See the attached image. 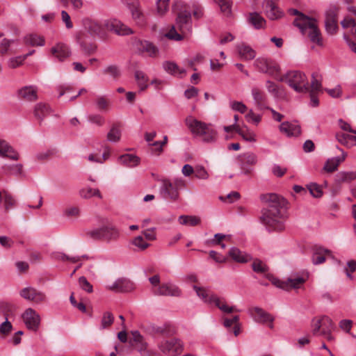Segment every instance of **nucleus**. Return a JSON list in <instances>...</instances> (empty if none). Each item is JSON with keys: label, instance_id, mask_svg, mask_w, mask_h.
I'll use <instances>...</instances> for the list:
<instances>
[{"label": "nucleus", "instance_id": "052dcab7", "mask_svg": "<svg viewBox=\"0 0 356 356\" xmlns=\"http://www.w3.org/2000/svg\"><path fill=\"white\" fill-rule=\"evenodd\" d=\"M310 194L314 197H320L323 195V191L320 186L315 183H312L307 186Z\"/></svg>", "mask_w": 356, "mask_h": 356}, {"label": "nucleus", "instance_id": "864d4df0", "mask_svg": "<svg viewBox=\"0 0 356 356\" xmlns=\"http://www.w3.org/2000/svg\"><path fill=\"white\" fill-rule=\"evenodd\" d=\"M234 123L229 126H224L223 130L227 134L225 138L226 140H229L232 138V136H229V134H232L234 132L237 133V130L239 128V124H237V121L238 120V117L237 115H235L234 117Z\"/></svg>", "mask_w": 356, "mask_h": 356}, {"label": "nucleus", "instance_id": "58836bf2", "mask_svg": "<svg viewBox=\"0 0 356 356\" xmlns=\"http://www.w3.org/2000/svg\"><path fill=\"white\" fill-rule=\"evenodd\" d=\"M22 168L23 166L20 163L5 165L3 167V171L6 174L15 177H20L24 175Z\"/></svg>", "mask_w": 356, "mask_h": 356}, {"label": "nucleus", "instance_id": "6e6552de", "mask_svg": "<svg viewBox=\"0 0 356 356\" xmlns=\"http://www.w3.org/2000/svg\"><path fill=\"white\" fill-rule=\"evenodd\" d=\"M280 80L286 82L298 92H307L309 90L305 74L300 71L288 72Z\"/></svg>", "mask_w": 356, "mask_h": 356}, {"label": "nucleus", "instance_id": "39448f33", "mask_svg": "<svg viewBox=\"0 0 356 356\" xmlns=\"http://www.w3.org/2000/svg\"><path fill=\"white\" fill-rule=\"evenodd\" d=\"M159 192L162 197L171 201H177L179 198V191L186 186V182L181 177L173 179H161Z\"/></svg>", "mask_w": 356, "mask_h": 356}, {"label": "nucleus", "instance_id": "0e129e2a", "mask_svg": "<svg viewBox=\"0 0 356 356\" xmlns=\"http://www.w3.org/2000/svg\"><path fill=\"white\" fill-rule=\"evenodd\" d=\"M252 270L259 273H263L268 270V268L261 261L254 260L252 264Z\"/></svg>", "mask_w": 356, "mask_h": 356}, {"label": "nucleus", "instance_id": "6ab92c4d", "mask_svg": "<svg viewBox=\"0 0 356 356\" xmlns=\"http://www.w3.org/2000/svg\"><path fill=\"white\" fill-rule=\"evenodd\" d=\"M248 313L253 320L259 323L264 324L274 321V317L270 314L259 307L249 309Z\"/></svg>", "mask_w": 356, "mask_h": 356}, {"label": "nucleus", "instance_id": "4be33fe9", "mask_svg": "<svg viewBox=\"0 0 356 356\" xmlns=\"http://www.w3.org/2000/svg\"><path fill=\"white\" fill-rule=\"evenodd\" d=\"M51 54L59 61L63 62L71 55L70 47L65 43L58 42L51 48Z\"/></svg>", "mask_w": 356, "mask_h": 356}, {"label": "nucleus", "instance_id": "a211bd4d", "mask_svg": "<svg viewBox=\"0 0 356 356\" xmlns=\"http://www.w3.org/2000/svg\"><path fill=\"white\" fill-rule=\"evenodd\" d=\"M23 321L29 330L37 331L40 324V315L32 308H28L22 315Z\"/></svg>", "mask_w": 356, "mask_h": 356}, {"label": "nucleus", "instance_id": "338daca9", "mask_svg": "<svg viewBox=\"0 0 356 356\" xmlns=\"http://www.w3.org/2000/svg\"><path fill=\"white\" fill-rule=\"evenodd\" d=\"M13 325L10 321L8 320V317H6V320L4 322L0 324V334L6 336L8 335L12 330Z\"/></svg>", "mask_w": 356, "mask_h": 356}, {"label": "nucleus", "instance_id": "9b49d317", "mask_svg": "<svg viewBox=\"0 0 356 356\" xmlns=\"http://www.w3.org/2000/svg\"><path fill=\"white\" fill-rule=\"evenodd\" d=\"M302 34H305L307 31L309 30L308 36L311 42L316 43L318 46H323V40L321 36V32L317 27L316 21L310 18L309 22L305 23L302 26V29H299Z\"/></svg>", "mask_w": 356, "mask_h": 356}, {"label": "nucleus", "instance_id": "37998d69", "mask_svg": "<svg viewBox=\"0 0 356 356\" xmlns=\"http://www.w3.org/2000/svg\"><path fill=\"white\" fill-rule=\"evenodd\" d=\"M79 195L82 198L89 199L92 197H97L99 199H102V195L97 188H85L79 191Z\"/></svg>", "mask_w": 356, "mask_h": 356}, {"label": "nucleus", "instance_id": "603ef678", "mask_svg": "<svg viewBox=\"0 0 356 356\" xmlns=\"http://www.w3.org/2000/svg\"><path fill=\"white\" fill-rule=\"evenodd\" d=\"M132 17L136 20V23L142 26L145 23L144 15L138 9V8L134 5L130 6Z\"/></svg>", "mask_w": 356, "mask_h": 356}, {"label": "nucleus", "instance_id": "f704fd0d", "mask_svg": "<svg viewBox=\"0 0 356 356\" xmlns=\"http://www.w3.org/2000/svg\"><path fill=\"white\" fill-rule=\"evenodd\" d=\"M118 159L121 164L128 168H134L137 166L140 161L138 156L131 154H123L120 156Z\"/></svg>", "mask_w": 356, "mask_h": 356}, {"label": "nucleus", "instance_id": "c85d7f7f", "mask_svg": "<svg viewBox=\"0 0 356 356\" xmlns=\"http://www.w3.org/2000/svg\"><path fill=\"white\" fill-rule=\"evenodd\" d=\"M0 156L13 160L19 159L18 153L5 140L1 138H0Z\"/></svg>", "mask_w": 356, "mask_h": 356}, {"label": "nucleus", "instance_id": "72a5a7b5", "mask_svg": "<svg viewBox=\"0 0 356 356\" xmlns=\"http://www.w3.org/2000/svg\"><path fill=\"white\" fill-rule=\"evenodd\" d=\"M237 49L241 57L244 60H252L256 56L255 51L251 47L244 43L238 44Z\"/></svg>", "mask_w": 356, "mask_h": 356}, {"label": "nucleus", "instance_id": "c9c22d12", "mask_svg": "<svg viewBox=\"0 0 356 356\" xmlns=\"http://www.w3.org/2000/svg\"><path fill=\"white\" fill-rule=\"evenodd\" d=\"M120 237V232L115 227L104 226L103 240L108 242L116 241Z\"/></svg>", "mask_w": 356, "mask_h": 356}, {"label": "nucleus", "instance_id": "a878e982", "mask_svg": "<svg viewBox=\"0 0 356 356\" xmlns=\"http://www.w3.org/2000/svg\"><path fill=\"white\" fill-rule=\"evenodd\" d=\"M137 49L140 53L149 57H156L159 53L158 48L147 40L139 41L137 44Z\"/></svg>", "mask_w": 356, "mask_h": 356}, {"label": "nucleus", "instance_id": "7c9ffc66", "mask_svg": "<svg viewBox=\"0 0 356 356\" xmlns=\"http://www.w3.org/2000/svg\"><path fill=\"white\" fill-rule=\"evenodd\" d=\"M229 256L236 262L247 263L252 259L250 254L241 251L238 248L233 247L229 251Z\"/></svg>", "mask_w": 356, "mask_h": 356}, {"label": "nucleus", "instance_id": "9d476101", "mask_svg": "<svg viewBox=\"0 0 356 356\" xmlns=\"http://www.w3.org/2000/svg\"><path fill=\"white\" fill-rule=\"evenodd\" d=\"M258 162L257 155L252 152L242 153L238 156V163L245 175H248L252 171V167Z\"/></svg>", "mask_w": 356, "mask_h": 356}, {"label": "nucleus", "instance_id": "c756f323", "mask_svg": "<svg viewBox=\"0 0 356 356\" xmlns=\"http://www.w3.org/2000/svg\"><path fill=\"white\" fill-rule=\"evenodd\" d=\"M331 254L330 250L325 249L322 247H316L314 249L312 254V263L314 265L321 264L325 262L326 258L325 256H328Z\"/></svg>", "mask_w": 356, "mask_h": 356}, {"label": "nucleus", "instance_id": "4c0bfd02", "mask_svg": "<svg viewBox=\"0 0 356 356\" xmlns=\"http://www.w3.org/2000/svg\"><path fill=\"white\" fill-rule=\"evenodd\" d=\"M134 78L140 90L143 91L147 88L149 79L145 72L141 70H136L134 72Z\"/></svg>", "mask_w": 356, "mask_h": 356}, {"label": "nucleus", "instance_id": "bf43d9fd", "mask_svg": "<svg viewBox=\"0 0 356 356\" xmlns=\"http://www.w3.org/2000/svg\"><path fill=\"white\" fill-rule=\"evenodd\" d=\"M325 29L328 33L334 34V33H336L337 29L338 28L337 19H325Z\"/></svg>", "mask_w": 356, "mask_h": 356}, {"label": "nucleus", "instance_id": "8fccbe9b", "mask_svg": "<svg viewBox=\"0 0 356 356\" xmlns=\"http://www.w3.org/2000/svg\"><path fill=\"white\" fill-rule=\"evenodd\" d=\"M103 74L111 76L114 79L119 78L121 76V70L116 65H110L106 67L102 70Z\"/></svg>", "mask_w": 356, "mask_h": 356}, {"label": "nucleus", "instance_id": "e2e57ef3", "mask_svg": "<svg viewBox=\"0 0 356 356\" xmlns=\"http://www.w3.org/2000/svg\"><path fill=\"white\" fill-rule=\"evenodd\" d=\"M194 174L195 177L200 179H207L209 177L208 172L204 167L202 165L195 167Z\"/></svg>", "mask_w": 356, "mask_h": 356}, {"label": "nucleus", "instance_id": "e433bc0d", "mask_svg": "<svg viewBox=\"0 0 356 356\" xmlns=\"http://www.w3.org/2000/svg\"><path fill=\"white\" fill-rule=\"evenodd\" d=\"M248 22L256 29H259L264 27L266 20L260 14L254 12L250 13Z\"/></svg>", "mask_w": 356, "mask_h": 356}, {"label": "nucleus", "instance_id": "473e14b6", "mask_svg": "<svg viewBox=\"0 0 356 356\" xmlns=\"http://www.w3.org/2000/svg\"><path fill=\"white\" fill-rule=\"evenodd\" d=\"M163 67L166 72L173 76L179 75V77H182V75L186 74L184 69L179 68L175 63L172 61H165L163 63Z\"/></svg>", "mask_w": 356, "mask_h": 356}, {"label": "nucleus", "instance_id": "c03bdc74", "mask_svg": "<svg viewBox=\"0 0 356 356\" xmlns=\"http://www.w3.org/2000/svg\"><path fill=\"white\" fill-rule=\"evenodd\" d=\"M178 221L181 225L187 226H195L200 224V218L195 216H180Z\"/></svg>", "mask_w": 356, "mask_h": 356}, {"label": "nucleus", "instance_id": "2f4dec72", "mask_svg": "<svg viewBox=\"0 0 356 356\" xmlns=\"http://www.w3.org/2000/svg\"><path fill=\"white\" fill-rule=\"evenodd\" d=\"M288 13L291 15L296 16V18L293 21V25L297 26L298 29H302V26L305 23H308L309 19H310V17L295 8L289 9Z\"/></svg>", "mask_w": 356, "mask_h": 356}, {"label": "nucleus", "instance_id": "0eeeda50", "mask_svg": "<svg viewBox=\"0 0 356 356\" xmlns=\"http://www.w3.org/2000/svg\"><path fill=\"white\" fill-rule=\"evenodd\" d=\"M156 346L161 353L165 356H178L184 350L183 341L177 337H165L157 341Z\"/></svg>", "mask_w": 356, "mask_h": 356}, {"label": "nucleus", "instance_id": "412c9836", "mask_svg": "<svg viewBox=\"0 0 356 356\" xmlns=\"http://www.w3.org/2000/svg\"><path fill=\"white\" fill-rule=\"evenodd\" d=\"M19 99L25 102H34L38 99V88L35 86H26L17 91Z\"/></svg>", "mask_w": 356, "mask_h": 356}, {"label": "nucleus", "instance_id": "13d9d810", "mask_svg": "<svg viewBox=\"0 0 356 356\" xmlns=\"http://www.w3.org/2000/svg\"><path fill=\"white\" fill-rule=\"evenodd\" d=\"M80 213V209L78 207H70L63 211V216L66 218H78Z\"/></svg>", "mask_w": 356, "mask_h": 356}, {"label": "nucleus", "instance_id": "f03ea898", "mask_svg": "<svg viewBox=\"0 0 356 356\" xmlns=\"http://www.w3.org/2000/svg\"><path fill=\"white\" fill-rule=\"evenodd\" d=\"M84 25L91 35L97 36L101 39L106 38V30L113 31L120 35H127L132 33L130 28L116 19L106 20L104 24L87 19L85 21Z\"/></svg>", "mask_w": 356, "mask_h": 356}, {"label": "nucleus", "instance_id": "09e8293b", "mask_svg": "<svg viewBox=\"0 0 356 356\" xmlns=\"http://www.w3.org/2000/svg\"><path fill=\"white\" fill-rule=\"evenodd\" d=\"M131 244L134 245L138 251H143L150 245L142 236H138L134 238Z\"/></svg>", "mask_w": 356, "mask_h": 356}, {"label": "nucleus", "instance_id": "aec40b11", "mask_svg": "<svg viewBox=\"0 0 356 356\" xmlns=\"http://www.w3.org/2000/svg\"><path fill=\"white\" fill-rule=\"evenodd\" d=\"M262 6L266 15L270 20L278 19L284 15V13L273 0H265Z\"/></svg>", "mask_w": 356, "mask_h": 356}, {"label": "nucleus", "instance_id": "4468645a", "mask_svg": "<svg viewBox=\"0 0 356 356\" xmlns=\"http://www.w3.org/2000/svg\"><path fill=\"white\" fill-rule=\"evenodd\" d=\"M76 41L79 44L81 50L86 54H92L96 51L95 44L92 42L90 36L86 32H78L76 35Z\"/></svg>", "mask_w": 356, "mask_h": 356}, {"label": "nucleus", "instance_id": "f3484780", "mask_svg": "<svg viewBox=\"0 0 356 356\" xmlns=\"http://www.w3.org/2000/svg\"><path fill=\"white\" fill-rule=\"evenodd\" d=\"M19 294L23 298L36 304H40L47 300V296L42 291L31 286L22 289Z\"/></svg>", "mask_w": 356, "mask_h": 356}, {"label": "nucleus", "instance_id": "dca6fc26", "mask_svg": "<svg viewBox=\"0 0 356 356\" xmlns=\"http://www.w3.org/2000/svg\"><path fill=\"white\" fill-rule=\"evenodd\" d=\"M156 296L179 297L181 295V289L172 282H165L152 289Z\"/></svg>", "mask_w": 356, "mask_h": 356}, {"label": "nucleus", "instance_id": "5701e85b", "mask_svg": "<svg viewBox=\"0 0 356 356\" xmlns=\"http://www.w3.org/2000/svg\"><path fill=\"white\" fill-rule=\"evenodd\" d=\"M131 338L129 339V343L140 353L144 352L147 348V343L144 337L138 331L131 332Z\"/></svg>", "mask_w": 356, "mask_h": 356}, {"label": "nucleus", "instance_id": "bb28decb", "mask_svg": "<svg viewBox=\"0 0 356 356\" xmlns=\"http://www.w3.org/2000/svg\"><path fill=\"white\" fill-rule=\"evenodd\" d=\"M341 152V154L340 156H337L335 157L330 158L327 160L323 169L327 172H332L335 171L337 169L338 165L343 162L347 154L346 153L340 149Z\"/></svg>", "mask_w": 356, "mask_h": 356}, {"label": "nucleus", "instance_id": "774afa93", "mask_svg": "<svg viewBox=\"0 0 356 356\" xmlns=\"http://www.w3.org/2000/svg\"><path fill=\"white\" fill-rule=\"evenodd\" d=\"M170 0H158L156 3L157 13L159 15L165 14L169 8Z\"/></svg>", "mask_w": 356, "mask_h": 356}, {"label": "nucleus", "instance_id": "680f3d73", "mask_svg": "<svg viewBox=\"0 0 356 356\" xmlns=\"http://www.w3.org/2000/svg\"><path fill=\"white\" fill-rule=\"evenodd\" d=\"M309 90L308 92H309L318 93V92L321 91V83L315 77L314 74H312V79L310 86L309 85Z\"/></svg>", "mask_w": 356, "mask_h": 356}, {"label": "nucleus", "instance_id": "20e7f679", "mask_svg": "<svg viewBox=\"0 0 356 356\" xmlns=\"http://www.w3.org/2000/svg\"><path fill=\"white\" fill-rule=\"evenodd\" d=\"M192 29L191 13L184 8L177 13L176 28L172 26L165 36L172 40L180 41L191 33Z\"/></svg>", "mask_w": 356, "mask_h": 356}, {"label": "nucleus", "instance_id": "79ce46f5", "mask_svg": "<svg viewBox=\"0 0 356 356\" xmlns=\"http://www.w3.org/2000/svg\"><path fill=\"white\" fill-rule=\"evenodd\" d=\"M252 95L259 109L268 108L265 106V95L262 91L257 88H254L252 90Z\"/></svg>", "mask_w": 356, "mask_h": 356}, {"label": "nucleus", "instance_id": "49530a36", "mask_svg": "<svg viewBox=\"0 0 356 356\" xmlns=\"http://www.w3.org/2000/svg\"><path fill=\"white\" fill-rule=\"evenodd\" d=\"M237 133L247 142L254 143L257 141L256 134L249 129H244L239 127Z\"/></svg>", "mask_w": 356, "mask_h": 356}, {"label": "nucleus", "instance_id": "6e6d98bb", "mask_svg": "<svg viewBox=\"0 0 356 356\" xmlns=\"http://www.w3.org/2000/svg\"><path fill=\"white\" fill-rule=\"evenodd\" d=\"M114 317L113 314L109 312L104 313L102 321H101V329H106L109 327L113 323Z\"/></svg>", "mask_w": 356, "mask_h": 356}, {"label": "nucleus", "instance_id": "a18cd8bd", "mask_svg": "<svg viewBox=\"0 0 356 356\" xmlns=\"http://www.w3.org/2000/svg\"><path fill=\"white\" fill-rule=\"evenodd\" d=\"M107 140L111 143H118L121 138V130L118 125L111 127L107 134Z\"/></svg>", "mask_w": 356, "mask_h": 356}, {"label": "nucleus", "instance_id": "393cba45", "mask_svg": "<svg viewBox=\"0 0 356 356\" xmlns=\"http://www.w3.org/2000/svg\"><path fill=\"white\" fill-rule=\"evenodd\" d=\"M280 130L288 136H298L301 131L300 124L296 121L282 122Z\"/></svg>", "mask_w": 356, "mask_h": 356}, {"label": "nucleus", "instance_id": "69168bd1", "mask_svg": "<svg viewBox=\"0 0 356 356\" xmlns=\"http://www.w3.org/2000/svg\"><path fill=\"white\" fill-rule=\"evenodd\" d=\"M87 118L88 121L92 123L97 125H102L104 122V119L102 117V115L97 113H90L88 116Z\"/></svg>", "mask_w": 356, "mask_h": 356}, {"label": "nucleus", "instance_id": "2eb2a0df", "mask_svg": "<svg viewBox=\"0 0 356 356\" xmlns=\"http://www.w3.org/2000/svg\"><path fill=\"white\" fill-rule=\"evenodd\" d=\"M107 288L115 293H129L133 291L135 288V284L128 278L120 277L117 279L112 284Z\"/></svg>", "mask_w": 356, "mask_h": 356}, {"label": "nucleus", "instance_id": "4d7b16f0", "mask_svg": "<svg viewBox=\"0 0 356 356\" xmlns=\"http://www.w3.org/2000/svg\"><path fill=\"white\" fill-rule=\"evenodd\" d=\"M104 226L99 228L88 230L86 235L94 240H103Z\"/></svg>", "mask_w": 356, "mask_h": 356}, {"label": "nucleus", "instance_id": "3c124183", "mask_svg": "<svg viewBox=\"0 0 356 356\" xmlns=\"http://www.w3.org/2000/svg\"><path fill=\"white\" fill-rule=\"evenodd\" d=\"M214 3L218 5L222 13L228 15L232 11V3L230 0H213Z\"/></svg>", "mask_w": 356, "mask_h": 356}, {"label": "nucleus", "instance_id": "1a4fd4ad", "mask_svg": "<svg viewBox=\"0 0 356 356\" xmlns=\"http://www.w3.org/2000/svg\"><path fill=\"white\" fill-rule=\"evenodd\" d=\"M312 334L315 336L332 332L335 326L332 319L327 316L314 317L311 321Z\"/></svg>", "mask_w": 356, "mask_h": 356}, {"label": "nucleus", "instance_id": "f8f14e48", "mask_svg": "<svg viewBox=\"0 0 356 356\" xmlns=\"http://www.w3.org/2000/svg\"><path fill=\"white\" fill-rule=\"evenodd\" d=\"M254 65L257 70L272 76L276 75L280 70L279 65L271 60L264 58H258L255 60Z\"/></svg>", "mask_w": 356, "mask_h": 356}, {"label": "nucleus", "instance_id": "7ed1b4c3", "mask_svg": "<svg viewBox=\"0 0 356 356\" xmlns=\"http://www.w3.org/2000/svg\"><path fill=\"white\" fill-rule=\"evenodd\" d=\"M185 122L191 134L204 143H211L217 140L218 133L212 124L202 122L192 115H188Z\"/></svg>", "mask_w": 356, "mask_h": 356}, {"label": "nucleus", "instance_id": "a19ab883", "mask_svg": "<svg viewBox=\"0 0 356 356\" xmlns=\"http://www.w3.org/2000/svg\"><path fill=\"white\" fill-rule=\"evenodd\" d=\"M266 88L275 98L281 99L285 95L283 89L278 87L274 82L270 81H266Z\"/></svg>", "mask_w": 356, "mask_h": 356}, {"label": "nucleus", "instance_id": "423d86ee", "mask_svg": "<svg viewBox=\"0 0 356 356\" xmlns=\"http://www.w3.org/2000/svg\"><path fill=\"white\" fill-rule=\"evenodd\" d=\"M193 289L195 290L197 296L205 303L209 305H215L220 310L224 313L230 314L234 311H237L234 307H229L226 305L223 298H219L214 293H209L205 288L193 285Z\"/></svg>", "mask_w": 356, "mask_h": 356}, {"label": "nucleus", "instance_id": "b1692460", "mask_svg": "<svg viewBox=\"0 0 356 356\" xmlns=\"http://www.w3.org/2000/svg\"><path fill=\"white\" fill-rule=\"evenodd\" d=\"M149 331L153 334L170 337L173 335L175 330L170 323L152 324L149 327Z\"/></svg>", "mask_w": 356, "mask_h": 356}, {"label": "nucleus", "instance_id": "cd10ccee", "mask_svg": "<svg viewBox=\"0 0 356 356\" xmlns=\"http://www.w3.org/2000/svg\"><path fill=\"white\" fill-rule=\"evenodd\" d=\"M23 41L24 44L31 47H43L45 44L44 38L35 33L26 34Z\"/></svg>", "mask_w": 356, "mask_h": 356}, {"label": "nucleus", "instance_id": "ea45409f", "mask_svg": "<svg viewBox=\"0 0 356 356\" xmlns=\"http://www.w3.org/2000/svg\"><path fill=\"white\" fill-rule=\"evenodd\" d=\"M337 140L342 145L348 147L356 145V136H352L346 134H337Z\"/></svg>", "mask_w": 356, "mask_h": 356}, {"label": "nucleus", "instance_id": "de8ad7c7", "mask_svg": "<svg viewBox=\"0 0 356 356\" xmlns=\"http://www.w3.org/2000/svg\"><path fill=\"white\" fill-rule=\"evenodd\" d=\"M336 177L339 183L349 182L356 179V172H339Z\"/></svg>", "mask_w": 356, "mask_h": 356}, {"label": "nucleus", "instance_id": "5fc2aeb1", "mask_svg": "<svg viewBox=\"0 0 356 356\" xmlns=\"http://www.w3.org/2000/svg\"><path fill=\"white\" fill-rule=\"evenodd\" d=\"M6 211H9L15 205L16 201L14 197L7 191H3V200Z\"/></svg>", "mask_w": 356, "mask_h": 356}, {"label": "nucleus", "instance_id": "f257e3e1", "mask_svg": "<svg viewBox=\"0 0 356 356\" xmlns=\"http://www.w3.org/2000/svg\"><path fill=\"white\" fill-rule=\"evenodd\" d=\"M261 201L267 207L264 208L260 217L261 222L269 231H280L284 227L286 218V200L276 193H266L260 196Z\"/></svg>", "mask_w": 356, "mask_h": 356}, {"label": "nucleus", "instance_id": "ddd939ff", "mask_svg": "<svg viewBox=\"0 0 356 356\" xmlns=\"http://www.w3.org/2000/svg\"><path fill=\"white\" fill-rule=\"evenodd\" d=\"M308 278V275L305 277L300 275H292L285 281H274L273 284L277 285L278 287L289 291L292 289H299L306 282Z\"/></svg>", "mask_w": 356, "mask_h": 356}]
</instances>
